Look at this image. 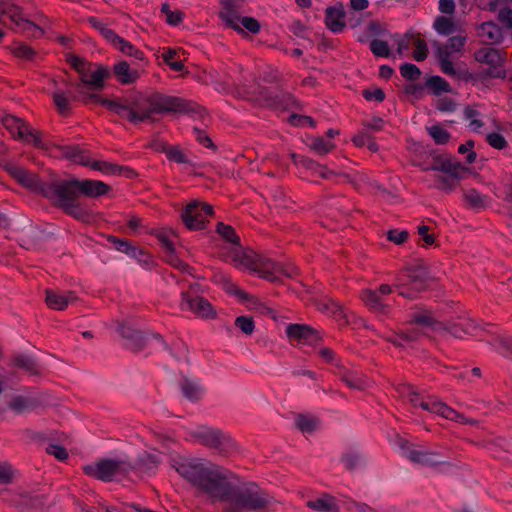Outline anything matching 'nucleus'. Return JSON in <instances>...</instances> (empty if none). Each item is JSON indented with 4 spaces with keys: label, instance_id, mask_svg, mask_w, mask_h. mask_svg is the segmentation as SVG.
<instances>
[{
    "label": "nucleus",
    "instance_id": "nucleus-13",
    "mask_svg": "<svg viewBox=\"0 0 512 512\" xmlns=\"http://www.w3.org/2000/svg\"><path fill=\"white\" fill-rule=\"evenodd\" d=\"M258 278L269 282H280L284 277L293 278L298 269L293 265L283 266L258 254Z\"/></svg>",
    "mask_w": 512,
    "mask_h": 512
},
{
    "label": "nucleus",
    "instance_id": "nucleus-61",
    "mask_svg": "<svg viewBox=\"0 0 512 512\" xmlns=\"http://www.w3.org/2000/svg\"><path fill=\"white\" fill-rule=\"evenodd\" d=\"M166 157L169 161L178 163V164H189L190 161L187 156L183 153L179 146H171L170 149L166 152Z\"/></svg>",
    "mask_w": 512,
    "mask_h": 512
},
{
    "label": "nucleus",
    "instance_id": "nucleus-59",
    "mask_svg": "<svg viewBox=\"0 0 512 512\" xmlns=\"http://www.w3.org/2000/svg\"><path fill=\"white\" fill-rule=\"evenodd\" d=\"M225 291L229 295L236 296L241 303L253 300L252 295L248 294L234 283H227L225 285Z\"/></svg>",
    "mask_w": 512,
    "mask_h": 512
},
{
    "label": "nucleus",
    "instance_id": "nucleus-19",
    "mask_svg": "<svg viewBox=\"0 0 512 512\" xmlns=\"http://www.w3.org/2000/svg\"><path fill=\"white\" fill-rule=\"evenodd\" d=\"M478 36L490 44H498L503 39L502 28L495 22H483L477 27Z\"/></svg>",
    "mask_w": 512,
    "mask_h": 512
},
{
    "label": "nucleus",
    "instance_id": "nucleus-20",
    "mask_svg": "<svg viewBox=\"0 0 512 512\" xmlns=\"http://www.w3.org/2000/svg\"><path fill=\"white\" fill-rule=\"evenodd\" d=\"M360 298L373 313L381 315L388 313L389 306L382 301L377 291L371 289L362 290Z\"/></svg>",
    "mask_w": 512,
    "mask_h": 512
},
{
    "label": "nucleus",
    "instance_id": "nucleus-5",
    "mask_svg": "<svg viewBox=\"0 0 512 512\" xmlns=\"http://www.w3.org/2000/svg\"><path fill=\"white\" fill-rule=\"evenodd\" d=\"M110 76L111 72L106 66L102 64L93 63L92 68H88L85 71V73L81 77H79V82L72 84V86L79 93V97H73V99L78 100L86 106H90L93 104L100 105V102L87 100L86 103L85 101L87 96L89 95L102 96L98 92L104 89L105 80L110 78Z\"/></svg>",
    "mask_w": 512,
    "mask_h": 512
},
{
    "label": "nucleus",
    "instance_id": "nucleus-45",
    "mask_svg": "<svg viewBox=\"0 0 512 512\" xmlns=\"http://www.w3.org/2000/svg\"><path fill=\"white\" fill-rule=\"evenodd\" d=\"M180 388L183 395L190 401L196 402L201 398V389L192 381L184 378L180 382Z\"/></svg>",
    "mask_w": 512,
    "mask_h": 512
},
{
    "label": "nucleus",
    "instance_id": "nucleus-15",
    "mask_svg": "<svg viewBox=\"0 0 512 512\" xmlns=\"http://www.w3.org/2000/svg\"><path fill=\"white\" fill-rule=\"evenodd\" d=\"M401 452L405 458L422 466H437L443 463L439 453L415 448L407 442L401 445Z\"/></svg>",
    "mask_w": 512,
    "mask_h": 512
},
{
    "label": "nucleus",
    "instance_id": "nucleus-48",
    "mask_svg": "<svg viewBox=\"0 0 512 512\" xmlns=\"http://www.w3.org/2000/svg\"><path fill=\"white\" fill-rule=\"evenodd\" d=\"M426 130L437 145H444L450 139V133L439 124L426 127Z\"/></svg>",
    "mask_w": 512,
    "mask_h": 512
},
{
    "label": "nucleus",
    "instance_id": "nucleus-30",
    "mask_svg": "<svg viewBox=\"0 0 512 512\" xmlns=\"http://www.w3.org/2000/svg\"><path fill=\"white\" fill-rule=\"evenodd\" d=\"M307 506L319 512H338L339 507L333 496L324 494L314 500H309Z\"/></svg>",
    "mask_w": 512,
    "mask_h": 512
},
{
    "label": "nucleus",
    "instance_id": "nucleus-60",
    "mask_svg": "<svg viewBox=\"0 0 512 512\" xmlns=\"http://www.w3.org/2000/svg\"><path fill=\"white\" fill-rule=\"evenodd\" d=\"M400 74L406 80H417L420 75V69L413 63H404L400 66Z\"/></svg>",
    "mask_w": 512,
    "mask_h": 512
},
{
    "label": "nucleus",
    "instance_id": "nucleus-31",
    "mask_svg": "<svg viewBox=\"0 0 512 512\" xmlns=\"http://www.w3.org/2000/svg\"><path fill=\"white\" fill-rule=\"evenodd\" d=\"M111 44L127 56H132L140 61L145 59V54L142 50L136 48L131 42L119 35L116 36L115 40H113Z\"/></svg>",
    "mask_w": 512,
    "mask_h": 512
},
{
    "label": "nucleus",
    "instance_id": "nucleus-43",
    "mask_svg": "<svg viewBox=\"0 0 512 512\" xmlns=\"http://www.w3.org/2000/svg\"><path fill=\"white\" fill-rule=\"evenodd\" d=\"M107 241L113 245V247L120 251V252H123L125 254H127L128 256H131V255H134L135 254V246L134 244H132V242L128 239H121L117 236H114V235H109L107 236Z\"/></svg>",
    "mask_w": 512,
    "mask_h": 512
},
{
    "label": "nucleus",
    "instance_id": "nucleus-1",
    "mask_svg": "<svg viewBox=\"0 0 512 512\" xmlns=\"http://www.w3.org/2000/svg\"><path fill=\"white\" fill-rule=\"evenodd\" d=\"M177 472L208 495L212 502L225 503V512L256 510V495L249 483L241 482L232 474H225L201 464L181 463Z\"/></svg>",
    "mask_w": 512,
    "mask_h": 512
},
{
    "label": "nucleus",
    "instance_id": "nucleus-56",
    "mask_svg": "<svg viewBox=\"0 0 512 512\" xmlns=\"http://www.w3.org/2000/svg\"><path fill=\"white\" fill-rule=\"evenodd\" d=\"M295 425L303 433H311L317 427V420L314 417L300 414L295 419Z\"/></svg>",
    "mask_w": 512,
    "mask_h": 512
},
{
    "label": "nucleus",
    "instance_id": "nucleus-27",
    "mask_svg": "<svg viewBox=\"0 0 512 512\" xmlns=\"http://www.w3.org/2000/svg\"><path fill=\"white\" fill-rule=\"evenodd\" d=\"M113 72L117 80L124 85L134 83L139 74L137 71L130 69V65L126 61H120L113 67Z\"/></svg>",
    "mask_w": 512,
    "mask_h": 512
},
{
    "label": "nucleus",
    "instance_id": "nucleus-42",
    "mask_svg": "<svg viewBox=\"0 0 512 512\" xmlns=\"http://www.w3.org/2000/svg\"><path fill=\"white\" fill-rule=\"evenodd\" d=\"M53 102L56 106L57 112L61 116L68 117L71 115L72 107L69 102V97L65 92H55L53 94Z\"/></svg>",
    "mask_w": 512,
    "mask_h": 512
},
{
    "label": "nucleus",
    "instance_id": "nucleus-33",
    "mask_svg": "<svg viewBox=\"0 0 512 512\" xmlns=\"http://www.w3.org/2000/svg\"><path fill=\"white\" fill-rule=\"evenodd\" d=\"M412 325H416L425 330L436 331L441 328V323L434 320L432 314L428 311L417 313L413 316Z\"/></svg>",
    "mask_w": 512,
    "mask_h": 512
},
{
    "label": "nucleus",
    "instance_id": "nucleus-21",
    "mask_svg": "<svg viewBox=\"0 0 512 512\" xmlns=\"http://www.w3.org/2000/svg\"><path fill=\"white\" fill-rule=\"evenodd\" d=\"M2 123L14 139L22 141L25 134L28 132L29 124L14 115H5L2 119Z\"/></svg>",
    "mask_w": 512,
    "mask_h": 512
},
{
    "label": "nucleus",
    "instance_id": "nucleus-50",
    "mask_svg": "<svg viewBox=\"0 0 512 512\" xmlns=\"http://www.w3.org/2000/svg\"><path fill=\"white\" fill-rule=\"evenodd\" d=\"M88 23L98 30L100 34L109 42L112 43L118 35L113 29L107 28L97 17L90 16L87 19Z\"/></svg>",
    "mask_w": 512,
    "mask_h": 512
},
{
    "label": "nucleus",
    "instance_id": "nucleus-47",
    "mask_svg": "<svg viewBox=\"0 0 512 512\" xmlns=\"http://www.w3.org/2000/svg\"><path fill=\"white\" fill-rule=\"evenodd\" d=\"M135 250V254L130 257L137 259L144 269L152 270L157 266L153 256L147 250L137 245L135 246Z\"/></svg>",
    "mask_w": 512,
    "mask_h": 512
},
{
    "label": "nucleus",
    "instance_id": "nucleus-49",
    "mask_svg": "<svg viewBox=\"0 0 512 512\" xmlns=\"http://www.w3.org/2000/svg\"><path fill=\"white\" fill-rule=\"evenodd\" d=\"M427 86L435 95H440L444 92H451L450 84L441 76H431L428 78Z\"/></svg>",
    "mask_w": 512,
    "mask_h": 512
},
{
    "label": "nucleus",
    "instance_id": "nucleus-11",
    "mask_svg": "<svg viewBox=\"0 0 512 512\" xmlns=\"http://www.w3.org/2000/svg\"><path fill=\"white\" fill-rule=\"evenodd\" d=\"M474 59L487 66L485 75L490 78H505V58L498 49L482 47L474 52Z\"/></svg>",
    "mask_w": 512,
    "mask_h": 512
},
{
    "label": "nucleus",
    "instance_id": "nucleus-10",
    "mask_svg": "<svg viewBox=\"0 0 512 512\" xmlns=\"http://www.w3.org/2000/svg\"><path fill=\"white\" fill-rule=\"evenodd\" d=\"M5 170L20 185L32 189L33 191L41 194L46 199H48L46 190L48 191L49 189L54 188L55 180L51 182L43 181L37 175L29 172L23 167L9 164L6 165Z\"/></svg>",
    "mask_w": 512,
    "mask_h": 512
},
{
    "label": "nucleus",
    "instance_id": "nucleus-58",
    "mask_svg": "<svg viewBox=\"0 0 512 512\" xmlns=\"http://www.w3.org/2000/svg\"><path fill=\"white\" fill-rule=\"evenodd\" d=\"M234 324L247 335H251L255 329V322L252 316H239L235 319Z\"/></svg>",
    "mask_w": 512,
    "mask_h": 512
},
{
    "label": "nucleus",
    "instance_id": "nucleus-28",
    "mask_svg": "<svg viewBox=\"0 0 512 512\" xmlns=\"http://www.w3.org/2000/svg\"><path fill=\"white\" fill-rule=\"evenodd\" d=\"M476 330V324L470 319H462L456 323H453L448 328V332L455 338L459 339L474 335Z\"/></svg>",
    "mask_w": 512,
    "mask_h": 512
},
{
    "label": "nucleus",
    "instance_id": "nucleus-24",
    "mask_svg": "<svg viewBox=\"0 0 512 512\" xmlns=\"http://www.w3.org/2000/svg\"><path fill=\"white\" fill-rule=\"evenodd\" d=\"M195 437L201 442V444L214 448L220 449L227 437L218 429H208L203 432L195 434Z\"/></svg>",
    "mask_w": 512,
    "mask_h": 512
},
{
    "label": "nucleus",
    "instance_id": "nucleus-36",
    "mask_svg": "<svg viewBox=\"0 0 512 512\" xmlns=\"http://www.w3.org/2000/svg\"><path fill=\"white\" fill-rule=\"evenodd\" d=\"M422 170L428 171H441L446 173L453 178L459 179V170L461 168L460 164L457 162H452L450 160L441 161L439 164L431 165V166H422Z\"/></svg>",
    "mask_w": 512,
    "mask_h": 512
},
{
    "label": "nucleus",
    "instance_id": "nucleus-34",
    "mask_svg": "<svg viewBox=\"0 0 512 512\" xmlns=\"http://www.w3.org/2000/svg\"><path fill=\"white\" fill-rule=\"evenodd\" d=\"M8 49L13 56L25 61H33L37 56V51L23 42H16Z\"/></svg>",
    "mask_w": 512,
    "mask_h": 512
},
{
    "label": "nucleus",
    "instance_id": "nucleus-9",
    "mask_svg": "<svg viewBox=\"0 0 512 512\" xmlns=\"http://www.w3.org/2000/svg\"><path fill=\"white\" fill-rule=\"evenodd\" d=\"M258 105L269 107L277 112L299 109L300 104L290 93L278 89L258 91Z\"/></svg>",
    "mask_w": 512,
    "mask_h": 512
},
{
    "label": "nucleus",
    "instance_id": "nucleus-23",
    "mask_svg": "<svg viewBox=\"0 0 512 512\" xmlns=\"http://www.w3.org/2000/svg\"><path fill=\"white\" fill-rule=\"evenodd\" d=\"M344 11L338 7H328L325 11V24L333 33H340L345 28Z\"/></svg>",
    "mask_w": 512,
    "mask_h": 512
},
{
    "label": "nucleus",
    "instance_id": "nucleus-17",
    "mask_svg": "<svg viewBox=\"0 0 512 512\" xmlns=\"http://www.w3.org/2000/svg\"><path fill=\"white\" fill-rule=\"evenodd\" d=\"M118 331L121 337L126 340L125 347L132 352L141 351L147 344V340L143 332L133 329L128 325H120Z\"/></svg>",
    "mask_w": 512,
    "mask_h": 512
},
{
    "label": "nucleus",
    "instance_id": "nucleus-55",
    "mask_svg": "<svg viewBox=\"0 0 512 512\" xmlns=\"http://www.w3.org/2000/svg\"><path fill=\"white\" fill-rule=\"evenodd\" d=\"M66 61L78 72L79 77H81L88 68H92L93 66V63L87 62L84 58L72 53L67 55Z\"/></svg>",
    "mask_w": 512,
    "mask_h": 512
},
{
    "label": "nucleus",
    "instance_id": "nucleus-18",
    "mask_svg": "<svg viewBox=\"0 0 512 512\" xmlns=\"http://www.w3.org/2000/svg\"><path fill=\"white\" fill-rule=\"evenodd\" d=\"M55 149L59 151L61 156L66 159L82 165L87 166L90 159V151L82 148L79 144L73 145H55Z\"/></svg>",
    "mask_w": 512,
    "mask_h": 512
},
{
    "label": "nucleus",
    "instance_id": "nucleus-14",
    "mask_svg": "<svg viewBox=\"0 0 512 512\" xmlns=\"http://www.w3.org/2000/svg\"><path fill=\"white\" fill-rule=\"evenodd\" d=\"M181 308L182 310H189L201 318L212 319L216 316V311L206 298L188 291L181 293Z\"/></svg>",
    "mask_w": 512,
    "mask_h": 512
},
{
    "label": "nucleus",
    "instance_id": "nucleus-57",
    "mask_svg": "<svg viewBox=\"0 0 512 512\" xmlns=\"http://www.w3.org/2000/svg\"><path fill=\"white\" fill-rule=\"evenodd\" d=\"M369 46L371 52L377 57L388 58L391 55L390 47L386 41L372 39Z\"/></svg>",
    "mask_w": 512,
    "mask_h": 512
},
{
    "label": "nucleus",
    "instance_id": "nucleus-44",
    "mask_svg": "<svg viewBox=\"0 0 512 512\" xmlns=\"http://www.w3.org/2000/svg\"><path fill=\"white\" fill-rule=\"evenodd\" d=\"M433 28L439 35L448 36L455 31V24L449 17L438 16L433 23Z\"/></svg>",
    "mask_w": 512,
    "mask_h": 512
},
{
    "label": "nucleus",
    "instance_id": "nucleus-39",
    "mask_svg": "<svg viewBox=\"0 0 512 512\" xmlns=\"http://www.w3.org/2000/svg\"><path fill=\"white\" fill-rule=\"evenodd\" d=\"M233 262L236 267H241L256 272V260L244 250L236 251L233 255Z\"/></svg>",
    "mask_w": 512,
    "mask_h": 512
},
{
    "label": "nucleus",
    "instance_id": "nucleus-16",
    "mask_svg": "<svg viewBox=\"0 0 512 512\" xmlns=\"http://www.w3.org/2000/svg\"><path fill=\"white\" fill-rule=\"evenodd\" d=\"M286 335L291 341L307 345H313L319 339L318 333L305 324L287 325Z\"/></svg>",
    "mask_w": 512,
    "mask_h": 512
},
{
    "label": "nucleus",
    "instance_id": "nucleus-3",
    "mask_svg": "<svg viewBox=\"0 0 512 512\" xmlns=\"http://www.w3.org/2000/svg\"><path fill=\"white\" fill-rule=\"evenodd\" d=\"M111 190L110 185L100 180L72 178L55 180L54 188L46 190V194H48V200L66 215L83 223H90L93 220V214L80 203V195L98 198Z\"/></svg>",
    "mask_w": 512,
    "mask_h": 512
},
{
    "label": "nucleus",
    "instance_id": "nucleus-40",
    "mask_svg": "<svg viewBox=\"0 0 512 512\" xmlns=\"http://www.w3.org/2000/svg\"><path fill=\"white\" fill-rule=\"evenodd\" d=\"M46 304L51 309L64 310L68 306V297L53 290H46Z\"/></svg>",
    "mask_w": 512,
    "mask_h": 512
},
{
    "label": "nucleus",
    "instance_id": "nucleus-22",
    "mask_svg": "<svg viewBox=\"0 0 512 512\" xmlns=\"http://www.w3.org/2000/svg\"><path fill=\"white\" fill-rule=\"evenodd\" d=\"M48 498L45 494L21 493L15 504L23 511L29 509H40L45 506Z\"/></svg>",
    "mask_w": 512,
    "mask_h": 512
},
{
    "label": "nucleus",
    "instance_id": "nucleus-26",
    "mask_svg": "<svg viewBox=\"0 0 512 512\" xmlns=\"http://www.w3.org/2000/svg\"><path fill=\"white\" fill-rule=\"evenodd\" d=\"M12 365L25 371L29 375H39L40 365L31 356L18 354L11 359Z\"/></svg>",
    "mask_w": 512,
    "mask_h": 512
},
{
    "label": "nucleus",
    "instance_id": "nucleus-52",
    "mask_svg": "<svg viewBox=\"0 0 512 512\" xmlns=\"http://www.w3.org/2000/svg\"><path fill=\"white\" fill-rule=\"evenodd\" d=\"M161 12L166 15V23L171 26L180 25L185 17L184 12H182L181 10L172 11L168 3L162 4Z\"/></svg>",
    "mask_w": 512,
    "mask_h": 512
},
{
    "label": "nucleus",
    "instance_id": "nucleus-7",
    "mask_svg": "<svg viewBox=\"0 0 512 512\" xmlns=\"http://www.w3.org/2000/svg\"><path fill=\"white\" fill-rule=\"evenodd\" d=\"M394 287L400 296L414 299L418 293L427 287L425 272L420 267L408 268L401 271L395 278Z\"/></svg>",
    "mask_w": 512,
    "mask_h": 512
},
{
    "label": "nucleus",
    "instance_id": "nucleus-64",
    "mask_svg": "<svg viewBox=\"0 0 512 512\" xmlns=\"http://www.w3.org/2000/svg\"><path fill=\"white\" fill-rule=\"evenodd\" d=\"M342 380L346 383L348 387L354 389H362L364 388L365 385V381L360 376L351 372L344 373L342 376Z\"/></svg>",
    "mask_w": 512,
    "mask_h": 512
},
{
    "label": "nucleus",
    "instance_id": "nucleus-8",
    "mask_svg": "<svg viewBox=\"0 0 512 512\" xmlns=\"http://www.w3.org/2000/svg\"><path fill=\"white\" fill-rule=\"evenodd\" d=\"M213 214L214 209L212 205L193 200L182 210L181 219L188 230H203L209 223L207 216H212Z\"/></svg>",
    "mask_w": 512,
    "mask_h": 512
},
{
    "label": "nucleus",
    "instance_id": "nucleus-62",
    "mask_svg": "<svg viewBox=\"0 0 512 512\" xmlns=\"http://www.w3.org/2000/svg\"><path fill=\"white\" fill-rule=\"evenodd\" d=\"M438 58H439L440 68L444 74L451 76V77L456 75L457 69L454 67V64L451 60V56L438 52Z\"/></svg>",
    "mask_w": 512,
    "mask_h": 512
},
{
    "label": "nucleus",
    "instance_id": "nucleus-32",
    "mask_svg": "<svg viewBox=\"0 0 512 512\" xmlns=\"http://www.w3.org/2000/svg\"><path fill=\"white\" fill-rule=\"evenodd\" d=\"M467 42L466 36L457 35L450 37L446 43L438 48V52L453 56L454 54L461 53Z\"/></svg>",
    "mask_w": 512,
    "mask_h": 512
},
{
    "label": "nucleus",
    "instance_id": "nucleus-37",
    "mask_svg": "<svg viewBox=\"0 0 512 512\" xmlns=\"http://www.w3.org/2000/svg\"><path fill=\"white\" fill-rule=\"evenodd\" d=\"M292 158L296 164H301L302 166L306 167L309 170L314 171L318 175H320L322 178H329L331 172L328 171V169L325 166H322L315 162L314 160L299 156L297 154H293Z\"/></svg>",
    "mask_w": 512,
    "mask_h": 512
},
{
    "label": "nucleus",
    "instance_id": "nucleus-51",
    "mask_svg": "<svg viewBox=\"0 0 512 512\" xmlns=\"http://www.w3.org/2000/svg\"><path fill=\"white\" fill-rule=\"evenodd\" d=\"M464 117L467 121H469V128L474 132H480L481 128L484 126V123L480 119V113L473 107H466L464 109Z\"/></svg>",
    "mask_w": 512,
    "mask_h": 512
},
{
    "label": "nucleus",
    "instance_id": "nucleus-53",
    "mask_svg": "<svg viewBox=\"0 0 512 512\" xmlns=\"http://www.w3.org/2000/svg\"><path fill=\"white\" fill-rule=\"evenodd\" d=\"M165 261L172 267L181 271L182 273H187L193 276L194 268L190 266L187 262L181 260L174 252H170L166 254Z\"/></svg>",
    "mask_w": 512,
    "mask_h": 512
},
{
    "label": "nucleus",
    "instance_id": "nucleus-29",
    "mask_svg": "<svg viewBox=\"0 0 512 512\" xmlns=\"http://www.w3.org/2000/svg\"><path fill=\"white\" fill-rule=\"evenodd\" d=\"M27 144H32L35 148L50 151L52 148H55V143L50 141L43 140V132L40 130L33 129L30 125L28 127V132L25 134V137L22 140Z\"/></svg>",
    "mask_w": 512,
    "mask_h": 512
},
{
    "label": "nucleus",
    "instance_id": "nucleus-25",
    "mask_svg": "<svg viewBox=\"0 0 512 512\" xmlns=\"http://www.w3.org/2000/svg\"><path fill=\"white\" fill-rule=\"evenodd\" d=\"M317 308L320 312L332 316L340 323L347 322V315L344 308L334 300H323L317 304Z\"/></svg>",
    "mask_w": 512,
    "mask_h": 512
},
{
    "label": "nucleus",
    "instance_id": "nucleus-54",
    "mask_svg": "<svg viewBox=\"0 0 512 512\" xmlns=\"http://www.w3.org/2000/svg\"><path fill=\"white\" fill-rule=\"evenodd\" d=\"M20 24L21 25L18 27V32H21L25 35L40 38L45 33L44 29L26 18L22 20Z\"/></svg>",
    "mask_w": 512,
    "mask_h": 512
},
{
    "label": "nucleus",
    "instance_id": "nucleus-38",
    "mask_svg": "<svg viewBox=\"0 0 512 512\" xmlns=\"http://www.w3.org/2000/svg\"><path fill=\"white\" fill-rule=\"evenodd\" d=\"M487 199H488V197L486 195L481 194L475 188L467 189L464 192V200L473 209L484 208L487 204Z\"/></svg>",
    "mask_w": 512,
    "mask_h": 512
},
{
    "label": "nucleus",
    "instance_id": "nucleus-46",
    "mask_svg": "<svg viewBox=\"0 0 512 512\" xmlns=\"http://www.w3.org/2000/svg\"><path fill=\"white\" fill-rule=\"evenodd\" d=\"M309 148L319 155H326L331 152L335 144L330 140H325L322 137H314L308 144Z\"/></svg>",
    "mask_w": 512,
    "mask_h": 512
},
{
    "label": "nucleus",
    "instance_id": "nucleus-2",
    "mask_svg": "<svg viewBox=\"0 0 512 512\" xmlns=\"http://www.w3.org/2000/svg\"><path fill=\"white\" fill-rule=\"evenodd\" d=\"M86 100L100 102L108 111L133 125L154 122L155 114H199L202 107L192 100L178 96L153 92L149 95L134 94L108 99L103 96L89 95ZM87 103V101H85Z\"/></svg>",
    "mask_w": 512,
    "mask_h": 512
},
{
    "label": "nucleus",
    "instance_id": "nucleus-35",
    "mask_svg": "<svg viewBox=\"0 0 512 512\" xmlns=\"http://www.w3.org/2000/svg\"><path fill=\"white\" fill-rule=\"evenodd\" d=\"M216 232L225 242L234 246H241L240 237L233 226L225 224L224 222H218L216 224Z\"/></svg>",
    "mask_w": 512,
    "mask_h": 512
},
{
    "label": "nucleus",
    "instance_id": "nucleus-41",
    "mask_svg": "<svg viewBox=\"0 0 512 512\" xmlns=\"http://www.w3.org/2000/svg\"><path fill=\"white\" fill-rule=\"evenodd\" d=\"M24 12L23 8L9 1L0 2V23L8 25L7 17H13L18 13Z\"/></svg>",
    "mask_w": 512,
    "mask_h": 512
},
{
    "label": "nucleus",
    "instance_id": "nucleus-4",
    "mask_svg": "<svg viewBox=\"0 0 512 512\" xmlns=\"http://www.w3.org/2000/svg\"><path fill=\"white\" fill-rule=\"evenodd\" d=\"M400 393L412 404L414 408H421L430 414L456 422H460L462 419L461 414L446 403L440 401L436 396L420 393L410 384L403 385L400 388Z\"/></svg>",
    "mask_w": 512,
    "mask_h": 512
},
{
    "label": "nucleus",
    "instance_id": "nucleus-12",
    "mask_svg": "<svg viewBox=\"0 0 512 512\" xmlns=\"http://www.w3.org/2000/svg\"><path fill=\"white\" fill-rule=\"evenodd\" d=\"M123 465L122 461L104 458L83 466L82 470L87 476L103 482H110L116 475L124 472Z\"/></svg>",
    "mask_w": 512,
    "mask_h": 512
},
{
    "label": "nucleus",
    "instance_id": "nucleus-63",
    "mask_svg": "<svg viewBox=\"0 0 512 512\" xmlns=\"http://www.w3.org/2000/svg\"><path fill=\"white\" fill-rule=\"evenodd\" d=\"M288 122L292 126H300V127H303V126L314 127L315 126V121L313 118H311L310 116L300 115L297 113H292L288 117Z\"/></svg>",
    "mask_w": 512,
    "mask_h": 512
},
{
    "label": "nucleus",
    "instance_id": "nucleus-6",
    "mask_svg": "<svg viewBox=\"0 0 512 512\" xmlns=\"http://www.w3.org/2000/svg\"><path fill=\"white\" fill-rule=\"evenodd\" d=\"M220 5L219 17L228 28L235 30L243 37H248L249 34L239 25V22H241L249 32L256 33V19L253 17L241 18L240 16L244 0H221Z\"/></svg>",
    "mask_w": 512,
    "mask_h": 512
}]
</instances>
